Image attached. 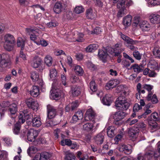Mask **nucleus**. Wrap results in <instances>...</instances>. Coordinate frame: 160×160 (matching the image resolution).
I'll return each mask as SVG.
<instances>
[{"label": "nucleus", "mask_w": 160, "mask_h": 160, "mask_svg": "<svg viewBox=\"0 0 160 160\" xmlns=\"http://www.w3.org/2000/svg\"><path fill=\"white\" fill-rule=\"evenodd\" d=\"M71 143L72 142L70 139H66L62 140L61 142V144L63 146L65 145L70 146L71 145Z\"/></svg>", "instance_id": "nucleus-54"}, {"label": "nucleus", "mask_w": 160, "mask_h": 160, "mask_svg": "<svg viewBox=\"0 0 160 160\" xmlns=\"http://www.w3.org/2000/svg\"><path fill=\"white\" fill-rule=\"evenodd\" d=\"M117 92H121L124 95L126 96L129 94V89L126 85H121L118 86L116 89Z\"/></svg>", "instance_id": "nucleus-18"}, {"label": "nucleus", "mask_w": 160, "mask_h": 160, "mask_svg": "<svg viewBox=\"0 0 160 160\" xmlns=\"http://www.w3.org/2000/svg\"><path fill=\"white\" fill-rule=\"evenodd\" d=\"M154 156L155 157H158L159 155H156L155 153H154L153 152L150 151L146 153L143 156H138L137 159H135L134 160H148Z\"/></svg>", "instance_id": "nucleus-8"}, {"label": "nucleus", "mask_w": 160, "mask_h": 160, "mask_svg": "<svg viewBox=\"0 0 160 160\" xmlns=\"http://www.w3.org/2000/svg\"><path fill=\"white\" fill-rule=\"evenodd\" d=\"M148 68L152 69L157 70L158 71L159 67L158 66V64L157 62L153 60H151L148 64Z\"/></svg>", "instance_id": "nucleus-27"}, {"label": "nucleus", "mask_w": 160, "mask_h": 160, "mask_svg": "<svg viewBox=\"0 0 160 160\" xmlns=\"http://www.w3.org/2000/svg\"><path fill=\"white\" fill-rule=\"evenodd\" d=\"M17 43L18 47H21V50H23L25 44L24 40L22 38L19 37L18 38Z\"/></svg>", "instance_id": "nucleus-44"}, {"label": "nucleus", "mask_w": 160, "mask_h": 160, "mask_svg": "<svg viewBox=\"0 0 160 160\" xmlns=\"http://www.w3.org/2000/svg\"><path fill=\"white\" fill-rule=\"evenodd\" d=\"M116 128L114 126H111L108 127L107 128V134L108 136L110 138H112L115 135L116 132Z\"/></svg>", "instance_id": "nucleus-25"}, {"label": "nucleus", "mask_w": 160, "mask_h": 160, "mask_svg": "<svg viewBox=\"0 0 160 160\" xmlns=\"http://www.w3.org/2000/svg\"><path fill=\"white\" fill-rule=\"evenodd\" d=\"M125 0H123L122 1L118 2L117 4V8L119 9L117 14V16L118 18L122 17L127 13V10L126 9L125 7H124L123 4L125 2Z\"/></svg>", "instance_id": "nucleus-4"}, {"label": "nucleus", "mask_w": 160, "mask_h": 160, "mask_svg": "<svg viewBox=\"0 0 160 160\" xmlns=\"http://www.w3.org/2000/svg\"><path fill=\"white\" fill-rule=\"evenodd\" d=\"M119 82V81L117 79L111 80L106 83L105 88L107 90L112 89L115 88Z\"/></svg>", "instance_id": "nucleus-16"}, {"label": "nucleus", "mask_w": 160, "mask_h": 160, "mask_svg": "<svg viewBox=\"0 0 160 160\" xmlns=\"http://www.w3.org/2000/svg\"><path fill=\"white\" fill-rule=\"evenodd\" d=\"M138 129L137 128L136 129L131 128L128 131V135L132 138H136L138 135Z\"/></svg>", "instance_id": "nucleus-30"}, {"label": "nucleus", "mask_w": 160, "mask_h": 160, "mask_svg": "<svg viewBox=\"0 0 160 160\" xmlns=\"http://www.w3.org/2000/svg\"><path fill=\"white\" fill-rule=\"evenodd\" d=\"M44 61L46 65L48 67L51 66L52 63V58L49 55L46 56L44 60Z\"/></svg>", "instance_id": "nucleus-41"}, {"label": "nucleus", "mask_w": 160, "mask_h": 160, "mask_svg": "<svg viewBox=\"0 0 160 160\" xmlns=\"http://www.w3.org/2000/svg\"><path fill=\"white\" fill-rule=\"evenodd\" d=\"M124 134L123 132H121L119 134H118L115 138L114 140L115 141V144H118V142L121 140V139L122 138Z\"/></svg>", "instance_id": "nucleus-51"}, {"label": "nucleus", "mask_w": 160, "mask_h": 160, "mask_svg": "<svg viewBox=\"0 0 160 160\" xmlns=\"http://www.w3.org/2000/svg\"><path fill=\"white\" fill-rule=\"evenodd\" d=\"M64 152L66 155L65 160H76L74 154L71 153L69 151H64Z\"/></svg>", "instance_id": "nucleus-32"}, {"label": "nucleus", "mask_w": 160, "mask_h": 160, "mask_svg": "<svg viewBox=\"0 0 160 160\" xmlns=\"http://www.w3.org/2000/svg\"><path fill=\"white\" fill-rule=\"evenodd\" d=\"M119 35L120 36L121 38L128 44H132L133 41L132 39L128 37L123 34L121 32H119Z\"/></svg>", "instance_id": "nucleus-37"}, {"label": "nucleus", "mask_w": 160, "mask_h": 160, "mask_svg": "<svg viewBox=\"0 0 160 160\" xmlns=\"http://www.w3.org/2000/svg\"><path fill=\"white\" fill-rule=\"evenodd\" d=\"M74 71L76 74L78 75H82L83 72L82 68L79 65H77L74 67Z\"/></svg>", "instance_id": "nucleus-46"}, {"label": "nucleus", "mask_w": 160, "mask_h": 160, "mask_svg": "<svg viewBox=\"0 0 160 160\" xmlns=\"http://www.w3.org/2000/svg\"><path fill=\"white\" fill-rule=\"evenodd\" d=\"M36 32H35L33 33V34H31L30 35V38L31 39L34 41V42L36 43V42H38V40H40V38L38 36V34L40 33L41 32L38 31L37 32L38 33H36Z\"/></svg>", "instance_id": "nucleus-40"}, {"label": "nucleus", "mask_w": 160, "mask_h": 160, "mask_svg": "<svg viewBox=\"0 0 160 160\" xmlns=\"http://www.w3.org/2000/svg\"><path fill=\"white\" fill-rule=\"evenodd\" d=\"M147 99L148 101L151 100V102L153 103H156L158 101L156 95L154 94L152 95V93H149L147 98Z\"/></svg>", "instance_id": "nucleus-36"}, {"label": "nucleus", "mask_w": 160, "mask_h": 160, "mask_svg": "<svg viewBox=\"0 0 160 160\" xmlns=\"http://www.w3.org/2000/svg\"><path fill=\"white\" fill-rule=\"evenodd\" d=\"M93 124L91 122H87L84 124L82 127L83 130L88 132H91L93 130Z\"/></svg>", "instance_id": "nucleus-28"}, {"label": "nucleus", "mask_w": 160, "mask_h": 160, "mask_svg": "<svg viewBox=\"0 0 160 160\" xmlns=\"http://www.w3.org/2000/svg\"><path fill=\"white\" fill-rule=\"evenodd\" d=\"M125 115V113L122 111H119L116 112L113 116L115 124H118V122L123 118Z\"/></svg>", "instance_id": "nucleus-15"}, {"label": "nucleus", "mask_w": 160, "mask_h": 160, "mask_svg": "<svg viewBox=\"0 0 160 160\" xmlns=\"http://www.w3.org/2000/svg\"><path fill=\"white\" fill-rule=\"evenodd\" d=\"M84 34L82 33H77V35L74 37L70 40L69 38L68 39V40L69 42H83L85 40V39L83 38Z\"/></svg>", "instance_id": "nucleus-19"}, {"label": "nucleus", "mask_w": 160, "mask_h": 160, "mask_svg": "<svg viewBox=\"0 0 160 160\" xmlns=\"http://www.w3.org/2000/svg\"><path fill=\"white\" fill-rule=\"evenodd\" d=\"M132 19V16L128 15L123 18L122 24L125 27H128L130 25Z\"/></svg>", "instance_id": "nucleus-24"}, {"label": "nucleus", "mask_w": 160, "mask_h": 160, "mask_svg": "<svg viewBox=\"0 0 160 160\" xmlns=\"http://www.w3.org/2000/svg\"><path fill=\"white\" fill-rule=\"evenodd\" d=\"M152 119L148 118V119H153L154 121H159L160 122V113L158 114L156 112H154L151 114V115Z\"/></svg>", "instance_id": "nucleus-42"}, {"label": "nucleus", "mask_w": 160, "mask_h": 160, "mask_svg": "<svg viewBox=\"0 0 160 160\" xmlns=\"http://www.w3.org/2000/svg\"><path fill=\"white\" fill-rule=\"evenodd\" d=\"M115 106L118 109L126 110L129 106V104L126 98L124 97L120 96L117 98L115 102Z\"/></svg>", "instance_id": "nucleus-2"}, {"label": "nucleus", "mask_w": 160, "mask_h": 160, "mask_svg": "<svg viewBox=\"0 0 160 160\" xmlns=\"http://www.w3.org/2000/svg\"><path fill=\"white\" fill-rule=\"evenodd\" d=\"M79 104L78 102L77 101L73 102L66 106L65 110L67 112H69L71 110H73L78 107Z\"/></svg>", "instance_id": "nucleus-22"}, {"label": "nucleus", "mask_w": 160, "mask_h": 160, "mask_svg": "<svg viewBox=\"0 0 160 160\" xmlns=\"http://www.w3.org/2000/svg\"><path fill=\"white\" fill-rule=\"evenodd\" d=\"M95 143L98 145L102 144L104 140V134L101 132L95 135L93 138Z\"/></svg>", "instance_id": "nucleus-11"}, {"label": "nucleus", "mask_w": 160, "mask_h": 160, "mask_svg": "<svg viewBox=\"0 0 160 160\" xmlns=\"http://www.w3.org/2000/svg\"><path fill=\"white\" fill-rule=\"evenodd\" d=\"M49 75L51 78L53 79L57 75V72L56 69L52 68L50 70Z\"/></svg>", "instance_id": "nucleus-56"}, {"label": "nucleus", "mask_w": 160, "mask_h": 160, "mask_svg": "<svg viewBox=\"0 0 160 160\" xmlns=\"http://www.w3.org/2000/svg\"><path fill=\"white\" fill-rule=\"evenodd\" d=\"M149 18L152 23L160 25V15L157 13H151L150 14Z\"/></svg>", "instance_id": "nucleus-12"}, {"label": "nucleus", "mask_w": 160, "mask_h": 160, "mask_svg": "<svg viewBox=\"0 0 160 160\" xmlns=\"http://www.w3.org/2000/svg\"><path fill=\"white\" fill-rule=\"evenodd\" d=\"M96 15L95 12L93 11L92 9L90 8L87 10L86 16L88 18L93 19L95 18Z\"/></svg>", "instance_id": "nucleus-35"}, {"label": "nucleus", "mask_w": 160, "mask_h": 160, "mask_svg": "<svg viewBox=\"0 0 160 160\" xmlns=\"http://www.w3.org/2000/svg\"><path fill=\"white\" fill-rule=\"evenodd\" d=\"M37 151L36 148L34 147H29L27 150V153L28 155L30 156H31V154L35 153Z\"/></svg>", "instance_id": "nucleus-55"}, {"label": "nucleus", "mask_w": 160, "mask_h": 160, "mask_svg": "<svg viewBox=\"0 0 160 160\" xmlns=\"http://www.w3.org/2000/svg\"><path fill=\"white\" fill-rule=\"evenodd\" d=\"M96 114L91 108L87 111L85 116V119L87 121H93L95 118Z\"/></svg>", "instance_id": "nucleus-10"}, {"label": "nucleus", "mask_w": 160, "mask_h": 160, "mask_svg": "<svg viewBox=\"0 0 160 160\" xmlns=\"http://www.w3.org/2000/svg\"><path fill=\"white\" fill-rule=\"evenodd\" d=\"M138 128L142 131L143 133L146 132V125L143 122H140L138 123Z\"/></svg>", "instance_id": "nucleus-52"}, {"label": "nucleus", "mask_w": 160, "mask_h": 160, "mask_svg": "<svg viewBox=\"0 0 160 160\" xmlns=\"http://www.w3.org/2000/svg\"><path fill=\"white\" fill-rule=\"evenodd\" d=\"M98 55L100 59L102 61L105 62L106 61V59L108 56V54L107 53L106 50H100L99 51Z\"/></svg>", "instance_id": "nucleus-20"}, {"label": "nucleus", "mask_w": 160, "mask_h": 160, "mask_svg": "<svg viewBox=\"0 0 160 160\" xmlns=\"http://www.w3.org/2000/svg\"><path fill=\"white\" fill-rule=\"evenodd\" d=\"M49 119H47L46 120V125L47 127H52L58 124V123H53L52 120H49Z\"/></svg>", "instance_id": "nucleus-62"}, {"label": "nucleus", "mask_w": 160, "mask_h": 160, "mask_svg": "<svg viewBox=\"0 0 160 160\" xmlns=\"http://www.w3.org/2000/svg\"><path fill=\"white\" fill-rule=\"evenodd\" d=\"M36 43L38 45H41L43 47H46L48 45V43L45 40L43 39H41L36 42Z\"/></svg>", "instance_id": "nucleus-59"}, {"label": "nucleus", "mask_w": 160, "mask_h": 160, "mask_svg": "<svg viewBox=\"0 0 160 160\" xmlns=\"http://www.w3.org/2000/svg\"><path fill=\"white\" fill-rule=\"evenodd\" d=\"M2 59L10 62V58L9 56L7 54H3L2 55H0V60Z\"/></svg>", "instance_id": "nucleus-63"}, {"label": "nucleus", "mask_w": 160, "mask_h": 160, "mask_svg": "<svg viewBox=\"0 0 160 160\" xmlns=\"http://www.w3.org/2000/svg\"><path fill=\"white\" fill-rule=\"evenodd\" d=\"M38 135V132L37 130L33 129H30L28 131L27 134V138L28 140L31 142H34L35 141L36 138Z\"/></svg>", "instance_id": "nucleus-7"}, {"label": "nucleus", "mask_w": 160, "mask_h": 160, "mask_svg": "<svg viewBox=\"0 0 160 160\" xmlns=\"http://www.w3.org/2000/svg\"><path fill=\"white\" fill-rule=\"evenodd\" d=\"M31 78L33 82H37L42 87L44 88V84L42 79L39 76L38 73L32 72L31 74Z\"/></svg>", "instance_id": "nucleus-9"}, {"label": "nucleus", "mask_w": 160, "mask_h": 160, "mask_svg": "<svg viewBox=\"0 0 160 160\" xmlns=\"http://www.w3.org/2000/svg\"><path fill=\"white\" fill-rule=\"evenodd\" d=\"M32 125L34 127H39L42 124L41 119L39 117L34 118L32 120Z\"/></svg>", "instance_id": "nucleus-29"}, {"label": "nucleus", "mask_w": 160, "mask_h": 160, "mask_svg": "<svg viewBox=\"0 0 160 160\" xmlns=\"http://www.w3.org/2000/svg\"><path fill=\"white\" fill-rule=\"evenodd\" d=\"M101 29L99 27H96L93 31H90L88 30V33L89 34H99L101 32Z\"/></svg>", "instance_id": "nucleus-49"}, {"label": "nucleus", "mask_w": 160, "mask_h": 160, "mask_svg": "<svg viewBox=\"0 0 160 160\" xmlns=\"http://www.w3.org/2000/svg\"><path fill=\"white\" fill-rule=\"evenodd\" d=\"M98 48V45L97 44H91L86 48V50L89 52H93L97 49Z\"/></svg>", "instance_id": "nucleus-39"}, {"label": "nucleus", "mask_w": 160, "mask_h": 160, "mask_svg": "<svg viewBox=\"0 0 160 160\" xmlns=\"http://www.w3.org/2000/svg\"><path fill=\"white\" fill-rule=\"evenodd\" d=\"M9 111L12 115H14L18 111L17 105L15 103H12L9 106Z\"/></svg>", "instance_id": "nucleus-38"}, {"label": "nucleus", "mask_w": 160, "mask_h": 160, "mask_svg": "<svg viewBox=\"0 0 160 160\" xmlns=\"http://www.w3.org/2000/svg\"><path fill=\"white\" fill-rule=\"evenodd\" d=\"M15 42L14 37L9 33H7L0 38V43H3L4 48L8 51L13 50Z\"/></svg>", "instance_id": "nucleus-1"}, {"label": "nucleus", "mask_w": 160, "mask_h": 160, "mask_svg": "<svg viewBox=\"0 0 160 160\" xmlns=\"http://www.w3.org/2000/svg\"><path fill=\"white\" fill-rule=\"evenodd\" d=\"M139 26L142 31H145L150 29L151 25L147 21L142 20L139 24Z\"/></svg>", "instance_id": "nucleus-17"}, {"label": "nucleus", "mask_w": 160, "mask_h": 160, "mask_svg": "<svg viewBox=\"0 0 160 160\" xmlns=\"http://www.w3.org/2000/svg\"><path fill=\"white\" fill-rule=\"evenodd\" d=\"M49 158V155L47 152H43L41 154L40 160H47Z\"/></svg>", "instance_id": "nucleus-60"}, {"label": "nucleus", "mask_w": 160, "mask_h": 160, "mask_svg": "<svg viewBox=\"0 0 160 160\" xmlns=\"http://www.w3.org/2000/svg\"><path fill=\"white\" fill-rule=\"evenodd\" d=\"M153 52L155 57L160 58V48L155 47L153 49Z\"/></svg>", "instance_id": "nucleus-57"}, {"label": "nucleus", "mask_w": 160, "mask_h": 160, "mask_svg": "<svg viewBox=\"0 0 160 160\" xmlns=\"http://www.w3.org/2000/svg\"><path fill=\"white\" fill-rule=\"evenodd\" d=\"M112 100V96L110 95L107 94L102 99V103L105 105L110 106Z\"/></svg>", "instance_id": "nucleus-23"}, {"label": "nucleus", "mask_w": 160, "mask_h": 160, "mask_svg": "<svg viewBox=\"0 0 160 160\" xmlns=\"http://www.w3.org/2000/svg\"><path fill=\"white\" fill-rule=\"evenodd\" d=\"M26 103L29 108L34 110H38L39 107L37 101H34L32 98H29L26 100Z\"/></svg>", "instance_id": "nucleus-6"}, {"label": "nucleus", "mask_w": 160, "mask_h": 160, "mask_svg": "<svg viewBox=\"0 0 160 160\" xmlns=\"http://www.w3.org/2000/svg\"><path fill=\"white\" fill-rule=\"evenodd\" d=\"M70 92L73 96H77L80 93L79 88L76 87H73L72 88Z\"/></svg>", "instance_id": "nucleus-45"}, {"label": "nucleus", "mask_w": 160, "mask_h": 160, "mask_svg": "<svg viewBox=\"0 0 160 160\" xmlns=\"http://www.w3.org/2000/svg\"><path fill=\"white\" fill-rule=\"evenodd\" d=\"M32 117L31 114H28L27 110L20 111L19 112V122L20 123H23L25 122V120H28Z\"/></svg>", "instance_id": "nucleus-5"}, {"label": "nucleus", "mask_w": 160, "mask_h": 160, "mask_svg": "<svg viewBox=\"0 0 160 160\" xmlns=\"http://www.w3.org/2000/svg\"><path fill=\"white\" fill-rule=\"evenodd\" d=\"M30 94L34 97H37L39 94V89L38 87L37 86H33L30 91Z\"/></svg>", "instance_id": "nucleus-33"}, {"label": "nucleus", "mask_w": 160, "mask_h": 160, "mask_svg": "<svg viewBox=\"0 0 160 160\" xmlns=\"http://www.w3.org/2000/svg\"><path fill=\"white\" fill-rule=\"evenodd\" d=\"M42 59L38 57H35L33 59L32 66L34 68H38L41 64Z\"/></svg>", "instance_id": "nucleus-26"}, {"label": "nucleus", "mask_w": 160, "mask_h": 160, "mask_svg": "<svg viewBox=\"0 0 160 160\" xmlns=\"http://www.w3.org/2000/svg\"><path fill=\"white\" fill-rule=\"evenodd\" d=\"M64 17L65 19L68 20H72L74 18L73 15L72 11L67 12Z\"/></svg>", "instance_id": "nucleus-53"}, {"label": "nucleus", "mask_w": 160, "mask_h": 160, "mask_svg": "<svg viewBox=\"0 0 160 160\" xmlns=\"http://www.w3.org/2000/svg\"><path fill=\"white\" fill-rule=\"evenodd\" d=\"M21 129V125L17 123L14 126L13 129V133L15 134H18L19 133Z\"/></svg>", "instance_id": "nucleus-50"}, {"label": "nucleus", "mask_w": 160, "mask_h": 160, "mask_svg": "<svg viewBox=\"0 0 160 160\" xmlns=\"http://www.w3.org/2000/svg\"><path fill=\"white\" fill-rule=\"evenodd\" d=\"M84 11V9L82 5L76 6L74 9V12L78 14H79L83 12Z\"/></svg>", "instance_id": "nucleus-47"}, {"label": "nucleus", "mask_w": 160, "mask_h": 160, "mask_svg": "<svg viewBox=\"0 0 160 160\" xmlns=\"http://www.w3.org/2000/svg\"><path fill=\"white\" fill-rule=\"evenodd\" d=\"M90 88L93 92H95L97 90L96 84L94 81H92L90 83Z\"/></svg>", "instance_id": "nucleus-61"}, {"label": "nucleus", "mask_w": 160, "mask_h": 160, "mask_svg": "<svg viewBox=\"0 0 160 160\" xmlns=\"http://www.w3.org/2000/svg\"><path fill=\"white\" fill-rule=\"evenodd\" d=\"M51 92L50 98L52 99H56L60 95L59 89H52L51 91Z\"/></svg>", "instance_id": "nucleus-31"}, {"label": "nucleus", "mask_w": 160, "mask_h": 160, "mask_svg": "<svg viewBox=\"0 0 160 160\" xmlns=\"http://www.w3.org/2000/svg\"><path fill=\"white\" fill-rule=\"evenodd\" d=\"M149 128L152 132H154L160 128V126L152 119H148Z\"/></svg>", "instance_id": "nucleus-13"}, {"label": "nucleus", "mask_w": 160, "mask_h": 160, "mask_svg": "<svg viewBox=\"0 0 160 160\" xmlns=\"http://www.w3.org/2000/svg\"><path fill=\"white\" fill-rule=\"evenodd\" d=\"M138 119H132L131 118H129L127 120L126 122L129 125H132L138 122Z\"/></svg>", "instance_id": "nucleus-64"}, {"label": "nucleus", "mask_w": 160, "mask_h": 160, "mask_svg": "<svg viewBox=\"0 0 160 160\" xmlns=\"http://www.w3.org/2000/svg\"><path fill=\"white\" fill-rule=\"evenodd\" d=\"M83 118V114L81 111H78L72 116V120L73 122L75 123L81 120Z\"/></svg>", "instance_id": "nucleus-21"}, {"label": "nucleus", "mask_w": 160, "mask_h": 160, "mask_svg": "<svg viewBox=\"0 0 160 160\" xmlns=\"http://www.w3.org/2000/svg\"><path fill=\"white\" fill-rule=\"evenodd\" d=\"M142 68L143 67L142 66H140L137 64H135L132 65L129 69H132L134 72L139 73L142 70Z\"/></svg>", "instance_id": "nucleus-34"}, {"label": "nucleus", "mask_w": 160, "mask_h": 160, "mask_svg": "<svg viewBox=\"0 0 160 160\" xmlns=\"http://www.w3.org/2000/svg\"><path fill=\"white\" fill-rule=\"evenodd\" d=\"M147 5L149 7L156 5H160V0H153L147 2Z\"/></svg>", "instance_id": "nucleus-43"}, {"label": "nucleus", "mask_w": 160, "mask_h": 160, "mask_svg": "<svg viewBox=\"0 0 160 160\" xmlns=\"http://www.w3.org/2000/svg\"><path fill=\"white\" fill-rule=\"evenodd\" d=\"M66 7L65 2L62 1H58L54 5L53 11L55 13L59 14L62 12Z\"/></svg>", "instance_id": "nucleus-3"}, {"label": "nucleus", "mask_w": 160, "mask_h": 160, "mask_svg": "<svg viewBox=\"0 0 160 160\" xmlns=\"http://www.w3.org/2000/svg\"><path fill=\"white\" fill-rule=\"evenodd\" d=\"M38 29L37 28L31 27L26 29V31L28 34L31 35L35 32H37Z\"/></svg>", "instance_id": "nucleus-48"}, {"label": "nucleus", "mask_w": 160, "mask_h": 160, "mask_svg": "<svg viewBox=\"0 0 160 160\" xmlns=\"http://www.w3.org/2000/svg\"><path fill=\"white\" fill-rule=\"evenodd\" d=\"M108 49H109L108 52L109 53L112 55L120 57V53L118 52H115V49L111 48H108Z\"/></svg>", "instance_id": "nucleus-58"}, {"label": "nucleus", "mask_w": 160, "mask_h": 160, "mask_svg": "<svg viewBox=\"0 0 160 160\" xmlns=\"http://www.w3.org/2000/svg\"><path fill=\"white\" fill-rule=\"evenodd\" d=\"M48 112L47 117L48 119H52L54 118L56 115V109L50 105L47 106Z\"/></svg>", "instance_id": "nucleus-14"}]
</instances>
